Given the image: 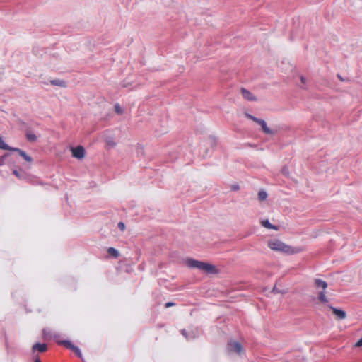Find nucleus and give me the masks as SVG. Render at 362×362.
I'll return each mask as SVG.
<instances>
[{
	"label": "nucleus",
	"instance_id": "obj_1",
	"mask_svg": "<svg viewBox=\"0 0 362 362\" xmlns=\"http://www.w3.org/2000/svg\"><path fill=\"white\" fill-rule=\"evenodd\" d=\"M267 246L273 251L279 252L287 255L300 253L305 250L303 246H292L287 245L278 239H271L267 243Z\"/></svg>",
	"mask_w": 362,
	"mask_h": 362
},
{
	"label": "nucleus",
	"instance_id": "obj_2",
	"mask_svg": "<svg viewBox=\"0 0 362 362\" xmlns=\"http://www.w3.org/2000/svg\"><path fill=\"white\" fill-rule=\"evenodd\" d=\"M184 264L189 268L197 269L206 274H216L218 272V270L214 265L192 258L185 259L184 260Z\"/></svg>",
	"mask_w": 362,
	"mask_h": 362
},
{
	"label": "nucleus",
	"instance_id": "obj_3",
	"mask_svg": "<svg viewBox=\"0 0 362 362\" xmlns=\"http://www.w3.org/2000/svg\"><path fill=\"white\" fill-rule=\"evenodd\" d=\"M256 123H257L262 127V132L264 134H269V135H274V134H276V131L271 129L267 125V123L264 120H263L262 119H258L257 120Z\"/></svg>",
	"mask_w": 362,
	"mask_h": 362
},
{
	"label": "nucleus",
	"instance_id": "obj_4",
	"mask_svg": "<svg viewBox=\"0 0 362 362\" xmlns=\"http://www.w3.org/2000/svg\"><path fill=\"white\" fill-rule=\"evenodd\" d=\"M58 344L60 345H63L65 347L72 350L74 352H75L79 357H81V352L80 349L75 346L71 341L67 340H62L59 341Z\"/></svg>",
	"mask_w": 362,
	"mask_h": 362
},
{
	"label": "nucleus",
	"instance_id": "obj_5",
	"mask_svg": "<svg viewBox=\"0 0 362 362\" xmlns=\"http://www.w3.org/2000/svg\"><path fill=\"white\" fill-rule=\"evenodd\" d=\"M72 156L78 159H82L85 156V149L81 146H78L75 148H71V149Z\"/></svg>",
	"mask_w": 362,
	"mask_h": 362
},
{
	"label": "nucleus",
	"instance_id": "obj_6",
	"mask_svg": "<svg viewBox=\"0 0 362 362\" xmlns=\"http://www.w3.org/2000/svg\"><path fill=\"white\" fill-rule=\"evenodd\" d=\"M230 351L239 354L242 351L241 345L237 341H231L228 344Z\"/></svg>",
	"mask_w": 362,
	"mask_h": 362
},
{
	"label": "nucleus",
	"instance_id": "obj_7",
	"mask_svg": "<svg viewBox=\"0 0 362 362\" xmlns=\"http://www.w3.org/2000/svg\"><path fill=\"white\" fill-rule=\"evenodd\" d=\"M242 96L249 101H256L257 98L252 95L249 90L245 89L241 90Z\"/></svg>",
	"mask_w": 362,
	"mask_h": 362
},
{
	"label": "nucleus",
	"instance_id": "obj_8",
	"mask_svg": "<svg viewBox=\"0 0 362 362\" xmlns=\"http://www.w3.org/2000/svg\"><path fill=\"white\" fill-rule=\"evenodd\" d=\"M330 309L332 310L336 317L339 320L344 319L346 316V313L342 310H339L333 307H330Z\"/></svg>",
	"mask_w": 362,
	"mask_h": 362
},
{
	"label": "nucleus",
	"instance_id": "obj_9",
	"mask_svg": "<svg viewBox=\"0 0 362 362\" xmlns=\"http://www.w3.org/2000/svg\"><path fill=\"white\" fill-rule=\"evenodd\" d=\"M50 84L54 86H58L61 88H66V82L64 80L61 79H52L50 81Z\"/></svg>",
	"mask_w": 362,
	"mask_h": 362
},
{
	"label": "nucleus",
	"instance_id": "obj_10",
	"mask_svg": "<svg viewBox=\"0 0 362 362\" xmlns=\"http://www.w3.org/2000/svg\"><path fill=\"white\" fill-rule=\"evenodd\" d=\"M25 136L27 139L30 142H35L37 140V135H36L30 129H28L25 133Z\"/></svg>",
	"mask_w": 362,
	"mask_h": 362
},
{
	"label": "nucleus",
	"instance_id": "obj_11",
	"mask_svg": "<svg viewBox=\"0 0 362 362\" xmlns=\"http://www.w3.org/2000/svg\"><path fill=\"white\" fill-rule=\"evenodd\" d=\"M260 224L266 228H268V229H272V230H279V227L276 226H274L273 224H272L268 220H262L260 221Z\"/></svg>",
	"mask_w": 362,
	"mask_h": 362
},
{
	"label": "nucleus",
	"instance_id": "obj_12",
	"mask_svg": "<svg viewBox=\"0 0 362 362\" xmlns=\"http://www.w3.org/2000/svg\"><path fill=\"white\" fill-rule=\"evenodd\" d=\"M315 286L318 289L325 290L327 287V284L325 281H322V280L315 279Z\"/></svg>",
	"mask_w": 362,
	"mask_h": 362
},
{
	"label": "nucleus",
	"instance_id": "obj_13",
	"mask_svg": "<svg viewBox=\"0 0 362 362\" xmlns=\"http://www.w3.org/2000/svg\"><path fill=\"white\" fill-rule=\"evenodd\" d=\"M13 151L18 152L20 156H22L27 162L31 163L33 161L32 158L27 155L25 152L18 148H13Z\"/></svg>",
	"mask_w": 362,
	"mask_h": 362
},
{
	"label": "nucleus",
	"instance_id": "obj_14",
	"mask_svg": "<svg viewBox=\"0 0 362 362\" xmlns=\"http://www.w3.org/2000/svg\"><path fill=\"white\" fill-rule=\"evenodd\" d=\"M33 349L34 351L38 350L41 352H43V351H46L47 345L45 344H35V345H33Z\"/></svg>",
	"mask_w": 362,
	"mask_h": 362
},
{
	"label": "nucleus",
	"instance_id": "obj_15",
	"mask_svg": "<svg viewBox=\"0 0 362 362\" xmlns=\"http://www.w3.org/2000/svg\"><path fill=\"white\" fill-rule=\"evenodd\" d=\"M317 300L320 303H327L328 300L323 291H320L318 293Z\"/></svg>",
	"mask_w": 362,
	"mask_h": 362
},
{
	"label": "nucleus",
	"instance_id": "obj_16",
	"mask_svg": "<svg viewBox=\"0 0 362 362\" xmlns=\"http://www.w3.org/2000/svg\"><path fill=\"white\" fill-rule=\"evenodd\" d=\"M0 148L4 149V150H11L13 151L14 148L9 147L1 138H0Z\"/></svg>",
	"mask_w": 362,
	"mask_h": 362
},
{
	"label": "nucleus",
	"instance_id": "obj_17",
	"mask_svg": "<svg viewBox=\"0 0 362 362\" xmlns=\"http://www.w3.org/2000/svg\"><path fill=\"white\" fill-rule=\"evenodd\" d=\"M267 194L265 191H259V193H258V199L260 200V201H264L267 199Z\"/></svg>",
	"mask_w": 362,
	"mask_h": 362
},
{
	"label": "nucleus",
	"instance_id": "obj_18",
	"mask_svg": "<svg viewBox=\"0 0 362 362\" xmlns=\"http://www.w3.org/2000/svg\"><path fill=\"white\" fill-rule=\"evenodd\" d=\"M105 141H106V144L110 147H115L116 146V142L115 141V140L112 138H107V139H106Z\"/></svg>",
	"mask_w": 362,
	"mask_h": 362
},
{
	"label": "nucleus",
	"instance_id": "obj_19",
	"mask_svg": "<svg viewBox=\"0 0 362 362\" xmlns=\"http://www.w3.org/2000/svg\"><path fill=\"white\" fill-rule=\"evenodd\" d=\"M108 253L115 257H118L119 255L118 251L113 247H110L108 249Z\"/></svg>",
	"mask_w": 362,
	"mask_h": 362
},
{
	"label": "nucleus",
	"instance_id": "obj_20",
	"mask_svg": "<svg viewBox=\"0 0 362 362\" xmlns=\"http://www.w3.org/2000/svg\"><path fill=\"white\" fill-rule=\"evenodd\" d=\"M115 108V111L117 113V114H122L123 112V110L122 108L120 107V105L119 104H116L114 107Z\"/></svg>",
	"mask_w": 362,
	"mask_h": 362
},
{
	"label": "nucleus",
	"instance_id": "obj_21",
	"mask_svg": "<svg viewBox=\"0 0 362 362\" xmlns=\"http://www.w3.org/2000/svg\"><path fill=\"white\" fill-rule=\"evenodd\" d=\"M13 173L15 176H16L18 178H23V173L21 171H18L17 170H13Z\"/></svg>",
	"mask_w": 362,
	"mask_h": 362
},
{
	"label": "nucleus",
	"instance_id": "obj_22",
	"mask_svg": "<svg viewBox=\"0 0 362 362\" xmlns=\"http://www.w3.org/2000/svg\"><path fill=\"white\" fill-rule=\"evenodd\" d=\"M272 293H286V291H281V290H279V289L276 287V286H274L273 287V288H272Z\"/></svg>",
	"mask_w": 362,
	"mask_h": 362
},
{
	"label": "nucleus",
	"instance_id": "obj_23",
	"mask_svg": "<svg viewBox=\"0 0 362 362\" xmlns=\"http://www.w3.org/2000/svg\"><path fill=\"white\" fill-rule=\"evenodd\" d=\"M245 116H246L248 119H251V120H252V121H254V122H257V120L259 119V118H257V117H253L252 115H250V114H248V113H245Z\"/></svg>",
	"mask_w": 362,
	"mask_h": 362
},
{
	"label": "nucleus",
	"instance_id": "obj_24",
	"mask_svg": "<svg viewBox=\"0 0 362 362\" xmlns=\"http://www.w3.org/2000/svg\"><path fill=\"white\" fill-rule=\"evenodd\" d=\"M118 228H119L122 231L124 230V229H125V226H124V223H122V222H119V223H118Z\"/></svg>",
	"mask_w": 362,
	"mask_h": 362
},
{
	"label": "nucleus",
	"instance_id": "obj_25",
	"mask_svg": "<svg viewBox=\"0 0 362 362\" xmlns=\"http://www.w3.org/2000/svg\"><path fill=\"white\" fill-rule=\"evenodd\" d=\"M300 81H301V83L303 84H305L306 83L307 80H306V78L304 76H300Z\"/></svg>",
	"mask_w": 362,
	"mask_h": 362
},
{
	"label": "nucleus",
	"instance_id": "obj_26",
	"mask_svg": "<svg viewBox=\"0 0 362 362\" xmlns=\"http://www.w3.org/2000/svg\"><path fill=\"white\" fill-rule=\"evenodd\" d=\"M356 346L357 347H360V346H362V338L361 339H359L356 344Z\"/></svg>",
	"mask_w": 362,
	"mask_h": 362
},
{
	"label": "nucleus",
	"instance_id": "obj_27",
	"mask_svg": "<svg viewBox=\"0 0 362 362\" xmlns=\"http://www.w3.org/2000/svg\"><path fill=\"white\" fill-rule=\"evenodd\" d=\"M137 148L141 151V153H144V148H143V146L141 145H138Z\"/></svg>",
	"mask_w": 362,
	"mask_h": 362
},
{
	"label": "nucleus",
	"instance_id": "obj_28",
	"mask_svg": "<svg viewBox=\"0 0 362 362\" xmlns=\"http://www.w3.org/2000/svg\"><path fill=\"white\" fill-rule=\"evenodd\" d=\"M283 173H284L285 175H287V174H288V168H284V169L283 170Z\"/></svg>",
	"mask_w": 362,
	"mask_h": 362
},
{
	"label": "nucleus",
	"instance_id": "obj_29",
	"mask_svg": "<svg viewBox=\"0 0 362 362\" xmlns=\"http://www.w3.org/2000/svg\"><path fill=\"white\" fill-rule=\"evenodd\" d=\"M337 77L341 80L343 81L342 77H341L339 75L337 76Z\"/></svg>",
	"mask_w": 362,
	"mask_h": 362
},
{
	"label": "nucleus",
	"instance_id": "obj_30",
	"mask_svg": "<svg viewBox=\"0 0 362 362\" xmlns=\"http://www.w3.org/2000/svg\"><path fill=\"white\" fill-rule=\"evenodd\" d=\"M182 334L185 336V334H186L185 331H182Z\"/></svg>",
	"mask_w": 362,
	"mask_h": 362
},
{
	"label": "nucleus",
	"instance_id": "obj_31",
	"mask_svg": "<svg viewBox=\"0 0 362 362\" xmlns=\"http://www.w3.org/2000/svg\"><path fill=\"white\" fill-rule=\"evenodd\" d=\"M166 305H167V307H168V306L171 305V303H167Z\"/></svg>",
	"mask_w": 362,
	"mask_h": 362
},
{
	"label": "nucleus",
	"instance_id": "obj_32",
	"mask_svg": "<svg viewBox=\"0 0 362 362\" xmlns=\"http://www.w3.org/2000/svg\"><path fill=\"white\" fill-rule=\"evenodd\" d=\"M35 362H40L39 360H36Z\"/></svg>",
	"mask_w": 362,
	"mask_h": 362
}]
</instances>
